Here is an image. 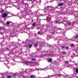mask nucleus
<instances>
[{"mask_svg":"<svg viewBox=\"0 0 78 78\" xmlns=\"http://www.w3.org/2000/svg\"><path fill=\"white\" fill-rule=\"evenodd\" d=\"M8 16V14L6 13H4L2 16V17L3 18L6 17Z\"/></svg>","mask_w":78,"mask_h":78,"instance_id":"f257e3e1","label":"nucleus"},{"mask_svg":"<svg viewBox=\"0 0 78 78\" xmlns=\"http://www.w3.org/2000/svg\"><path fill=\"white\" fill-rule=\"evenodd\" d=\"M63 3H59L58 4V6H62L63 5Z\"/></svg>","mask_w":78,"mask_h":78,"instance_id":"f03ea898","label":"nucleus"},{"mask_svg":"<svg viewBox=\"0 0 78 78\" xmlns=\"http://www.w3.org/2000/svg\"><path fill=\"white\" fill-rule=\"evenodd\" d=\"M30 78H36V76L34 75H32L30 76Z\"/></svg>","mask_w":78,"mask_h":78,"instance_id":"7ed1b4c3","label":"nucleus"},{"mask_svg":"<svg viewBox=\"0 0 78 78\" xmlns=\"http://www.w3.org/2000/svg\"><path fill=\"white\" fill-rule=\"evenodd\" d=\"M25 63H26V64H27V65H29L30 64V62H29V61H26L25 62Z\"/></svg>","mask_w":78,"mask_h":78,"instance_id":"20e7f679","label":"nucleus"},{"mask_svg":"<svg viewBox=\"0 0 78 78\" xmlns=\"http://www.w3.org/2000/svg\"><path fill=\"white\" fill-rule=\"evenodd\" d=\"M51 61H52V59H51V58H49L48 59V62H51Z\"/></svg>","mask_w":78,"mask_h":78,"instance_id":"39448f33","label":"nucleus"},{"mask_svg":"<svg viewBox=\"0 0 78 78\" xmlns=\"http://www.w3.org/2000/svg\"><path fill=\"white\" fill-rule=\"evenodd\" d=\"M32 47V45L31 44H29V47L30 48Z\"/></svg>","mask_w":78,"mask_h":78,"instance_id":"423d86ee","label":"nucleus"},{"mask_svg":"<svg viewBox=\"0 0 78 78\" xmlns=\"http://www.w3.org/2000/svg\"><path fill=\"white\" fill-rule=\"evenodd\" d=\"M57 75L58 76H59V77H60L62 76V75L61 74H57Z\"/></svg>","mask_w":78,"mask_h":78,"instance_id":"0eeeda50","label":"nucleus"},{"mask_svg":"<svg viewBox=\"0 0 78 78\" xmlns=\"http://www.w3.org/2000/svg\"><path fill=\"white\" fill-rule=\"evenodd\" d=\"M64 63L65 64H69V62L66 61Z\"/></svg>","mask_w":78,"mask_h":78,"instance_id":"6e6552de","label":"nucleus"},{"mask_svg":"<svg viewBox=\"0 0 78 78\" xmlns=\"http://www.w3.org/2000/svg\"><path fill=\"white\" fill-rule=\"evenodd\" d=\"M9 23H10V22L9 21H8L6 23L7 25H9Z\"/></svg>","mask_w":78,"mask_h":78,"instance_id":"1a4fd4ad","label":"nucleus"},{"mask_svg":"<svg viewBox=\"0 0 78 78\" xmlns=\"http://www.w3.org/2000/svg\"><path fill=\"white\" fill-rule=\"evenodd\" d=\"M53 76H48V78H51V77H53Z\"/></svg>","mask_w":78,"mask_h":78,"instance_id":"9d476101","label":"nucleus"},{"mask_svg":"<svg viewBox=\"0 0 78 78\" xmlns=\"http://www.w3.org/2000/svg\"><path fill=\"white\" fill-rule=\"evenodd\" d=\"M36 23H34L32 24L33 26H35V25H36Z\"/></svg>","mask_w":78,"mask_h":78,"instance_id":"9b49d317","label":"nucleus"},{"mask_svg":"<svg viewBox=\"0 0 78 78\" xmlns=\"http://www.w3.org/2000/svg\"><path fill=\"white\" fill-rule=\"evenodd\" d=\"M37 46V44H35L34 47H36Z\"/></svg>","mask_w":78,"mask_h":78,"instance_id":"f8f14e48","label":"nucleus"},{"mask_svg":"<svg viewBox=\"0 0 78 78\" xmlns=\"http://www.w3.org/2000/svg\"><path fill=\"white\" fill-rule=\"evenodd\" d=\"M76 73H78V69H76Z\"/></svg>","mask_w":78,"mask_h":78,"instance_id":"ddd939ff","label":"nucleus"},{"mask_svg":"<svg viewBox=\"0 0 78 78\" xmlns=\"http://www.w3.org/2000/svg\"><path fill=\"white\" fill-rule=\"evenodd\" d=\"M76 38V36H74L72 37V39H75Z\"/></svg>","mask_w":78,"mask_h":78,"instance_id":"4468645a","label":"nucleus"},{"mask_svg":"<svg viewBox=\"0 0 78 78\" xmlns=\"http://www.w3.org/2000/svg\"><path fill=\"white\" fill-rule=\"evenodd\" d=\"M1 12H4V10L3 9H2L1 11Z\"/></svg>","mask_w":78,"mask_h":78,"instance_id":"2eb2a0df","label":"nucleus"},{"mask_svg":"<svg viewBox=\"0 0 78 78\" xmlns=\"http://www.w3.org/2000/svg\"><path fill=\"white\" fill-rule=\"evenodd\" d=\"M66 52H63V55H66Z\"/></svg>","mask_w":78,"mask_h":78,"instance_id":"dca6fc26","label":"nucleus"},{"mask_svg":"<svg viewBox=\"0 0 78 78\" xmlns=\"http://www.w3.org/2000/svg\"><path fill=\"white\" fill-rule=\"evenodd\" d=\"M11 78V76H9L8 77H7V78Z\"/></svg>","mask_w":78,"mask_h":78,"instance_id":"f3484780","label":"nucleus"},{"mask_svg":"<svg viewBox=\"0 0 78 78\" xmlns=\"http://www.w3.org/2000/svg\"><path fill=\"white\" fill-rule=\"evenodd\" d=\"M72 23L71 22H69V23L68 24V25H70Z\"/></svg>","mask_w":78,"mask_h":78,"instance_id":"a211bd4d","label":"nucleus"},{"mask_svg":"<svg viewBox=\"0 0 78 78\" xmlns=\"http://www.w3.org/2000/svg\"><path fill=\"white\" fill-rule=\"evenodd\" d=\"M38 34H41V32H38Z\"/></svg>","mask_w":78,"mask_h":78,"instance_id":"6ab92c4d","label":"nucleus"},{"mask_svg":"<svg viewBox=\"0 0 78 78\" xmlns=\"http://www.w3.org/2000/svg\"><path fill=\"white\" fill-rule=\"evenodd\" d=\"M62 48L64 49V48H65V46H62Z\"/></svg>","mask_w":78,"mask_h":78,"instance_id":"aec40b11","label":"nucleus"},{"mask_svg":"<svg viewBox=\"0 0 78 78\" xmlns=\"http://www.w3.org/2000/svg\"><path fill=\"white\" fill-rule=\"evenodd\" d=\"M66 49H69V47H66Z\"/></svg>","mask_w":78,"mask_h":78,"instance_id":"412c9836","label":"nucleus"},{"mask_svg":"<svg viewBox=\"0 0 78 78\" xmlns=\"http://www.w3.org/2000/svg\"><path fill=\"white\" fill-rule=\"evenodd\" d=\"M73 46H74L73 44H72L71 47H73Z\"/></svg>","mask_w":78,"mask_h":78,"instance_id":"4be33fe9","label":"nucleus"},{"mask_svg":"<svg viewBox=\"0 0 78 78\" xmlns=\"http://www.w3.org/2000/svg\"><path fill=\"white\" fill-rule=\"evenodd\" d=\"M34 60H35V59H32V61H34Z\"/></svg>","mask_w":78,"mask_h":78,"instance_id":"5701e85b","label":"nucleus"},{"mask_svg":"<svg viewBox=\"0 0 78 78\" xmlns=\"http://www.w3.org/2000/svg\"><path fill=\"white\" fill-rule=\"evenodd\" d=\"M76 37H78V35H76Z\"/></svg>","mask_w":78,"mask_h":78,"instance_id":"b1692460","label":"nucleus"},{"mask_svg":"<svg viewBox=\"0 0 78 78\" xmlns=\"http://www.w3.org/2000/svg\"><path fill=\"white\" fill-rule=\"evenodd\" d=\"M55 23H58V21H55Z\"/></svg>","mask_w":78,"mask_h":78,"instance_id":"393cba45","label":"nucleus"},{"mask_svg":"<svg viewBox=\"0 0 78 78\" xmlns=\"http://www.w3.org/2000/svg\"><path fill=\"white\" fill-rule=\"evenodd\" d=\"M29 1H32V0H28Z\"/></svg>","mask_w":78,"mask_h":78,"instance_id":"a878e982","label":"nucleus"},{"mask_svg":"<svg viewBox=\"0 0 78 78\" xmlns=\"http://www.w3.org/2000/svg\"><path fill=\"white\" fill-rule=\"evenodd\" d=\"M14 76H16V75L15 74H14Z\"/></svg>","mask_w":78,"mask_h":78,"instance_id":"bb28decb","label":"nucleus"},{"mask_svg":"<svg viewBox=\"0 0 78 78\" xmlns=\"http://www.w3.org/2000/svg\"><path fill=\"white\" fill-rule=\"evenodd\" d=\"M53 33V34H55V33Z\"/></svg>","mask_w":78,"mask_h":78,"instance_id":"cd10ccee","label":"nucleus"},{"mask_svg":"<svg viewBox=\"0 0 78 78\" xmlns=\"http://www.w3.org/2000/svg\"><path fill=\"white\" fill-rule=\"evenodd\" d=\"M1 29V27H0V30Z\"/></svg>","mask_w":78,"mask_h":78,"instance_id":"c85d7f7f","label":"nucleus"},{"mask_svg":"<svg viewBox=\"0 0 78 78\" xmlns=\"http://www.w3.org/2000/svg\"><path fill=\"white\" fill-rule=\"evenodd\" d=\"M60 29V30H61Z\"/></svg>","mask_w":78,"mask_h":78,"instance_id":"c756f323","label":"nucleus"},{"mask_svg":"<svg viewBox=\"0 0 78 78\" xmlns=\"http://www.w3.org/2000/svg\"><path fill=\"white\" fill-rule=\"evenodd\" d=\"M2 78H4V77H2Z\"/></svg>","mask_w":78,"mask_h":78,"instance_id":"7c9ffc66","label":"nucleus"}]
</instances>
